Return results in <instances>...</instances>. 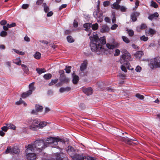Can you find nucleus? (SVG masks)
Wrapping results in <instances>:
<instances>
[{
  "instance_id": "obj_63",
  "label": "nucleus",
  "mask_w": 160,
  "mask_h": 160,
  "mask_svg": "<svg viewBox=\"0 0 160 160\" xmlns=\"http://www.w3.org/2000/svg\"><path fill=\"white\" fill-rule=\"evenodd\" d=\"M109 1H105L103 3V6L104 7H106L108 6L109 4Z\"/></svg>"
},
{
  "instance_id": "obj_53",
  "label": "nucleus",
  "mask_w": 160,
  "mask_h": 160,
  "mask_svg": "<svg viewBox=\"0 0 160 160\" xmlns=\"http://www.w3.org/2000/svg\"><path fill=\"white\" fill-rule=\"evenodd\" d=\"M119 9L122 12H124L126 11V8L123 6H120V8Z\"/></svg>"
},
{
  "instance_id": "obj_25",
  "label": "nucleus",
  "mask_w": 160,
  "mask_h": 160,
  "mask_svg": "<svg viewBox=\"0 0 160 160\" xmlns=\"http://www.w3.org/2000/svg\"><path fill=\"white\" fill-rule=\"evenodd\" d=\"M13 147H8L5 151V153L8 154L10 153V154H13Z\"/></svg>"
},
{
  "instance_id": "obj_55",
  "label": "nucleus",
  "mask_w": 160,
  "mask_h": 160,
  "mask_svg": "<svg viewBox=\"0 0 160 160\" xmlns=\"http://www.w3.org/2000/svg\"><path fill=\"white\" fill-rule=\"evenodd\" d=\"M2 130L4 132H7L8 129V126L6 125V126H4L2 127L1 128Z\"/></svg>"
},
{
  "instance_id": "obj_40",
  "label": "nucleus",
  "mask_w": 160,
  "mask_h": 160,
  "mask_svg": "<svg viewBox=\"0 0 160 160\" xmlns=\"http://www.w3.org/2000/svg\"><path fill=\"white\" fill-rule=\"evenodd\" d=\"M148 39V37H146L145 36L143 35L140 38V39L141 41H143L144 42L147 41Z\"/></svg>"
},
{
  "instance_id": "obj_58",
  "label": "nucleus",
  "mask_w": 160,
  "mask_h": 160,
  "mask_svg": "<svg viewBox=\"0 0 160 160\" xmlns=\"http://www.w3.org/2000/svg\"><path fill=\"white\" fill-rule=\"evenodd\" d=\"M7 23V21L6 20H3L1 21L0 22V24L2 25H4L6 24Z\"/></svg>"
},
{
  "instance_id": "obj_5",
  "label": "nucleus",
  "mask_w": 160,
  "mask_h": 160,
  "mask_svg": "<svg viewBox=\"0 0 160 160\" xmlns=\"http://www.w3.org/2000/svg\"><path fill=\"white\" fill-rule=\"evenodd\" d=\"M45 143V142L43 140H37L32 144H30L32 145L34 150L36 148L37 151L40 152L46 147Z\"/></svg>"
},
{
  "instance_id": "obj_35",
  "label": "nucleus",
  "mask_w": 160,
  "mask_h": 160,
  "mask_svg": "<svg viewBox=\"0 0 160 160\" xmlns=\"http://www.w3.org/2000/svg\"><path fill=\"white\" fill-rule=\"evenodd\" d=\"M13 153L18 154L20 152L19 149L17 147H13Z\"/></svg>"
},
{
  "instance_id": "obj_18",
  "label": "nucleus",
  "mask_w": 160,
  "mask_h": 160,
  "mask_svg": "<svg viewBox=\"0 0 160 160\" xmlns=\"http://www.w3.org/2000/svg\"><path fill=\"white\" fill-rule=\"evenodd\" d=\"M143 54V53L142 51H138L136 52L134 54V56L137 59H139Z\"/></svg>"
},
{
  "instance_id": "obj_10",
  "label": "nucleus",
  "mask_w": 160,
  "mask_h": 160,
  "mask_svg": "<svg viewBox=\"0 0 160 160\" xmlns=\"http://www.w3.org/2000/svg\"><path fill=\"white\" fill-rule=\"evenodd\" d=\"M156 32V31L155 29L149 28L148 29L146 30L145 34L147 36L150 35L152 37L155 34Z\"/></svg>"
},
{
  "instance_id": "obj_54",
  "label": "nucleus",
  "mask_w": 160,
  "mask_h": 160,
  "mask_svg": "<svg viewBox=\"0 0 160 160\" xmlns=\"http://www.w3.org/2000/svg\"><path fill=\"white\" fill-rule=\"evenodd\" d=\"M16 25V23H12L11 24H7V26L9 27V28H11L12 27L15 26Z\"/></svg>"
},
{
  "instance_id": "obj_1",
  "label": "nucleus",
  "mask_w": 160,
  "mask_h": 160,
  "mask_svg": "<svg viewBox=\"0 0 160 160\" xmlns=\"http://www.w3.org/2000/svg\"><path fill=\"white\" fill-rule=\"evenodd\" d=\"M91 41L90 47L91 50L96 52L98 54H101L104 51V48L101 44L98 43L97 40L95 38V40L92 37H90Z\"/></svg>"
},
{
  "instance_id": "obj_7",
  "label": "nucleus",
  "mask_w": 160,
  "mask_h": 160,
  "mask_svg": "<svg viewBox=\"0 0 160 160\" xmlns=\"http://www.w3.org/2000/svg\"><path fill=\"white\" fill-rule=\"evenodd\" d=\"M149 65L152 69L159 67L160 66V57H156L151 59Z\"/></svg>"
},
{
  "instance_id": "obj_21",
  "label": "nucleus",
  "mask_w": 160,
  "mask_h": 160,
  "mask_svg": "<svg viewBox=\"0 0 160 160\" xmlns=\"http://www.w3.org/2000/svg\"><path fill=\"white\" fill-rule=\"evenodd\" d=\"M139 15V13L137 12L133 13L131 15V18L132 21L134 22L136 21L137 19V16H138Z\"/></svg>"
},
{
  "instance_id": "obj_43",
  "label": "nucleus",
  "mask_w": 160,
  "mask_h": 160,
  "mask_svg": "<svg viewBox=\"0 0 160 160\" xmlns=\"http://www.w3.org/2000/svg\"><path fill=\"white\" fill-rule=\"evenodd\" d=\"M128 33L130 37H132L133 36L134 33V32L133 30L130 29H128L127 30Z\"/></svg>"
},
{
  "instance_id": "obj_14",
  "label": "nucleus",
  "mask_w": 160,
  "mask_h": 160,
  "mask_svg": "<svg viewBox=\"0 0 160 160\" xmlns=\"http://www.w3.org/2000/svg\"><path fill=\"white\" fill-rule=\"evenodd\" d=\"M59 80L61 82L68 83L69 81V79L66 78L65 75H61V76L60 77Z\"/></svg>"
},
{
  "instance_id": "obj_27",
  "label": "nucleus",
  "mask_w": 160,
  "mask_h": 160,
  "mask_svg": "<svg viewBox=\"0 0 160 160\" xmlns=\"http://www.w3.org/2000/svg\"><path fill=\"white\" fill-rule=\"evenodd\" d=\"M6 125L8 126V129H11L12 130H15L16 129V126L13 124L12 123H6Z\"/></svg>"
},
{
  "instance_id": "obj_39",
  "label": "nucleus",
  "mask_w": 160,
  "mask_h": 160,
  "mask_svg": "<svg viewBox=\"0 0 160 160\" xmlns=\"http://www.w3.org/2000/svg\"><path fill=\"white\" fill-rule=\"evenodd\" d=\"M21 66L24 72L27 73L28 72V68L24 64H22L21 65Z\"/></svg>"
},
{
  "instance_id": "obj_19",
  "label": "nucleus",
  "mask_w": 160,
  "mask_h": 160,
  "mask_svg": "<svg viewBox=\"0 0 160 160\" xmlns=\"http://www.w3.org/2000/svg\"><path fill=\"white\" fill-rule=\"evenodd\" d=\"M109 30V28L107 25H103L100 30V32L102 33L108 31Z\"/></svg>"
},
{
  "instance_id": "obj_59",
  "label": "nucleus",
  "mask_w": 160,
  "mask_h": 160,
  "mask_svg": "<svg viewBox=\"0 0 160 160\" xmlns=\"http://www.w3.org/2000/svg\"><path fill=\"white\" fill-rule=\"evenodd\" d=\"M141 70V68L139 66H137L135 69V70L137 72H140Z\"/></svg>"
},
{
  "instance_id": "obj_13",
  "label": "nucleus",
  "mask_w": 160,
  "mask_h": 160,
  "mask_svg": "<svg viewBox=\"0 0 160 160\" xmlns=\"http://www.w3.org/2000/svg\"><path fill=\"white\" fill-rule=\"evenodd\" d=\"M83 92L87 95H91L92 93V90L90 87L88 88H83L82 89Z\"/></svg>"
},
{
  "instance_id": "obj_44",
  "label": "nucleus",
  "mask_w": 160,
  "mask_h": 160,
  "mask_svg": "<svg viewBox=\"0 0 160 160\" xmlns=\"http://www.w3.org/2000/svg\"><path fill=\"white\" fill-rule=\"evenodd\" d=\"M71 66H66V68H65L64 70L66 71V72L67 73H70L71 72Z\"/></svg>"
},
{
  "instance_id": "obj_30",
  "label": "nucleus",
  "mask_w": 160,
  "mask_h": 160,
  "mask_svg": "<svg viewBox=\"0 0 160 160\" xmlns=\"http://www.w3.org/2000/svg\"><path fill=\"white\" fill-rule=\"evenodd\" d=\"M36 70L38 73L39 74H41L42 73L46 72V70L44 68H37L36 69Z\"/></svg>"
},
{
  "instance_id": "obj_51",
  "label": "nucleus",
  "mask_w": 160,
  "mask_h": 160,
  "mask_svg": "<svg viewBox=\"0 0 160 160\" xmlns=\"http://www.w3.org/2000/svg\"><path fill=\"white\" fill-rule=\"evenodd\" d=\"M120 51L118 49H116L115 51V52L114 54V56H118L120 53Z\"/></svg>"
},
{
  "instance_id": "obj_45",
  "label": "nucleus",
  "mask_w": 160,
  "mask_h": 160,
  "mask_svg": "<svg viewBox=\"0 0 160 160\" xmlns=\"http://www.w3.org/2000/svg\"><path fill=\"white\" fill-rule=\"evenodd\" d=\"M58 80V79H55L54 80H52L51 82L49 83V86H52V85L57 83Z\"/></svg>"
},
{
  "instance_id": "obj_29",
  "label": "nucleus",
  "mask_w": 160,
  "mask_h": 160,
  "mask_svg": "<svg viewBox=\"0 0 160 160\" xmlns=\"http://www.w3.org/2000/svg\"><path fill=\"white\" fill-rule=\"evenodd\" d=\"M30 92H29L28 91L27 92H24L22 94V97L23 98H25L29 96L31 94Z\"/></svg>"
},
{
  "instance_id": "obj_41",
  "label": "nucleus",
  "mask_w": 160,
  "mask_h": 160,
  "mask_svg": "<svg viewBox=\"0 0 160 160\" xmlns=\"http://www.w3.org/2000/svg\"><path fill=\"white\" fill-rule=\"evenodd\" d=\"M151 6L155 8H157L158 7V5L157 3L152 1L151 2Z\"/></svg>"
},
{
  "instance_id": "obj_36",
  "label": "nucleus",
  "mask_w": 160,
  "mask_h": 160,
  "mask_svg": "<svg viewBox=\"0 0 160 160\" xmlns=\"http://www.w3.org/2000/svg\"><path fill=\"white\" fill-rule=\"evenodd\" d=\"M91 24L90 23H87L84 24V27L86 28L85 30H88L91 27Z\"/></svg>"
},
{
  "instance_id": "obj_26",
  "label": "nucleus",
  "mask_w": 160,
  "mask_h": 160,
  "mask_svg": "<svg viewBox=\"0 0 160 160\" xmlns=\"http://www.w3.org/2000/svg\"><path fill=\"white\" fill-rule=\"evenodd\" d=\"M47 123L45 122H39L38 125V127L39 128H42L45 127L47 125Z\"/></svg>"
},
{
  "instance_id": "obj_23",
  "label": "nucleus",
  "mask_w": 160,
  "mask_h": 160,
  "mask_svg": "<svg viewBox=\"0 0 160 160\" xmlns=\"http://www.w3.org/2000/svg\"><path fill=\"white\" fill-rule=\"evenodd\" d=\"M87 66V63L86 61H84L82 63L80 67V70L81 71H84L86 68Z\"/></svg>"
},
{
  "instance_id": "obj_2",
  "label": "nucleus",
  "mask_w": 160,
  "mask_h": 160,
  "mask_svg": "<svg viewBox=\"0 0 160 160\" xmlns=\"http://www.w3.org/2000/svg\"><path fill=\"white\" fill-rule=\"evenodd\" d=\"M46 141L47 142H45V143L46 147L50 145L52 147L58 148L59 147L57 146L58 142H62V143H64L65 142V140L62 138L52 137L47 138Z\"/></svg>"
},
{
  "instance_id": "obj_15",
  "label": "nucleus",
  "mask_w": 160,
  "mask_h": 160,
  "mask_svg": "<svg viewBox=\"0 0 160 160\" xmlns=\"http://www.w3.org/2000/svg\"><path fill=\"white\" fill-rule=\"evenodd\" d=\"M43 108L42 106H40L39 105H36L35 106L36 111L34 110H33L32 111V113L33 114H35L36 113V112H41Z\"/></svg>"
},
{
  "instance_id": "obj_62",
  "label": "nucleus",
  "mask_w": 160,
  "mask_h": 160,
  "mask_svg": "<svg viewBox=\"0 0 160 160\" xmlns=\"http://www.w3.org/2000/svg\"><path fill=\"white\" fill-rule=\"evenodd\" d=\"M44 0H38L36 2V4L39 5L41 4L43 2Z\"/></svg>"
},
{
  "instance_id": "obj_11",
  "label": "nucleus",
  "mask_w": 160,
  "mask_h": 160,
  "mask_svg": "<svg viewBox=\"0 0 160 160\" xmlns=\"http://www.w3.org/2000/svg\"><path fill=\"white\" fill-rule=\"evenodd\" d=\"M119 46V43L116 42H113L112 44L107 43L106 44L107 47L109 49H112L117 48Z\"/></svg>"
},
{
  "instance_id": "obj_49",
  "label": "nucleus",
  "mask_w": 160,
  "mask_h": 160,
  "mask_svg": "<svg viewBox=\"0 0 160 160\" xmlns=\"http://www.w3.org/2000/svg\"><path fill=\"white\" fill-rule=\"evenodd\" d=\"M122 65L121 66V68L122 70L123 71L125 72H127V70L125 67V66H126L125 64Z\"/></svg>"
},
{
  "instance_id": "obj_52",
  "label": "nucleus",
  "mask_w": 160,
  "mask_h": 160,
  "mask_svg": "<svg viewBox=\"0 0 160 160\" xmlns=\"http://www.w3.org/2000/svg\"><path fill=\"white\" fill-rule=\"evenodd\" d=\"M136 97L140 99H143L144 98V96H143L138 94H136Z\"/></svg>"
},
{
  "instance_id": "obj_9",
  "label": "nucleus",
  "mask_w": 160,
  "mask_h": 160,
  "mask_svg": "<svg viewBox=\"0 0 160 160\" xmlns=\"http://www.w3.org/2000/svg\"><path fill=\"white\" fill-rule=\"evenodd\" d=\"M94 17L97 19L98 22H101L103 19V16L99 12H95L93 13Z\"/></svg>"
},
{
  "instance_id": "obj_12",
  "label": "nucleus",
  "mask_w": 160,
  "mask_h": 160,
  "mask_svg": "<svg viewBox=\"0 0 160 160\" xmlns=\"http://www.w3.org/2000/svg\"><path fill=\"white\" fill-rule=\"evenodd\" d=\"M122 139L123 141L129 145L132 144V141H136V139L134 138H129L127 137H123Z\"/></svg>"
},
{
  "instance_id": "obj_38",
  "label": "nucleus",
  "mask_w": 160,
  "mask_h": 160,
  "mask_svg": "<svg viewBox=\"0 0 160 160\" xmlns=\"http://www.w3.org/2000/svg\"><path fill=\"white\" fill-rule=\"evenodd\" d=\"M22 103H23L25 106H26L27 104L25 102L23 101L21 98H20L19 100L18 101H17L16 102V104L17 105H20Z\"/></svg>"
},
{
  "instance_id": "obj_4",
  "label": "nucleus",
  "mask_w": 160,
  "mask_h": 160,
  "mask_svg": "<svg viewBox=\"0 0 160 160\" xmlns=\"http://www.w3.org/2000/svg\"><path fill=\"white\" fill-rule=\"evenodd\" d=\"M131 58L130 54L127 51H126L124 54L121 56L120 62L121 64L124 65L125 64L127 68L130 69L129 63L128 62L131 60Z\"/></svg>"
},
{
  "instance_id": "obj_37",
  "label": "nucleus",
  "mask_w": 160,
  "mask_h": 160,
  "mask_svg": "<svg viewBox=\"0 0 160 160\" xmlns=\"http://www.w3.org/2000/svg\"><path fill=\"white\" fill-rule=\"evenodd\" d=\"M68 41L69 43H72L74 42V40L72 37L70 36H68L67 38Z\"/></svg>"
},
{
  "instance_id": "obj_28",
  "label": "nucleus",
  "mask_w": 160,
  "mask_h": 160,
  "mask_svg": "<svg viewBox=\"0 0 160 160\" xmlns=\"http://www.w3.org/2000/svg\"><path fill=\"white\" fill-rule=\"evenodd\" d=\"M70 88L69 87H67L65 88H61L59 89L60 92L62 93L65 91H68L70 90Z\"/></svg>"
},
{
  "instance_id": "obj_8",
  "label": "nucleus",
  "mask_w": 160,
  "mask_h": 160,
  "mask_svg": "<svg viewBox=\"0 0 160 160\" xmlns=\"http://www.w3.org/2000/svg\"><path fill=\"white\" fill-rule=\"evenodd\" d=\"M96 38V39L97 40L98 43L102 44H105L106 43V39L105 37L103 36L102 37H101L100 38H98L97 34L96 33H93V37L92 38L95 40V38Z\"/></svg>"
},
{
  "instance_id": "obj_47",
  "label": "nucleus",
  "mask_w": 160,
  "mask_h": 160,
  "mask_svg": "<svg viewBox=\"0 0 160 160\" xmlns=\"http://www.w3.org/2000/svg\"><path fill=\"white\" fill-rule=\"evenodd\" d=\"M40 121L39 119H35L32 121V124H33L34 125H38Z\"/></svg>"
},
{
  "instance_id": "obj_56",
  "label": "nucleus",
  "mask_w": 160,
  "mask_h": 160,
  "mask_svg": "<svg viewBox=\"0 0 160 160\" xmlns=\"http://www.w3.org/2000/svg\"><path fill=\"white\" fill-rule=\"evenodd\" d=\"M17 59L18 60H19V61L18 62H15V61H14L13 62L15 63H16V64H17L18 65H21V60H20V58H17Z\"/></svg>"
},
{
  "instance_id": "obj_17",
  "label": "nucleus",
  "mask_w": 160,
  "mask_h": 160,
  "mask_svg": "<svg viewBox=\"0 0 160 160\" xmlns=\"http://www.w3.org/2000/svg\"><path fill=\"white\" fill-rule=\"evenodd\" d=\"M147 28V26L146 24H142L141 26L137 27L136 30V31L139 32H141L142 30L145 29Z\"/></svg>"
},
{
  "instance_id": "obj_57",
  "label": "nucleus",
  "mask_w": 160,
  "mask_h": 160,
  "mask_svg": "<svg viewBox=\"0 0 160 160\" xmlns=\"http://www.w3.org/2000/svg\"><path fill=\"white\" fill-rule=\"evenodd\" d=\"M118 26V25L117 24H114L112 26L111 29L112 30H115L117 28Z\"/></svg>"
},
{
  "instance_id": "obj_60",
  "label": "nucleus",
  "mask_w": 160,
  "mask_h": 160,
  "mask_svg": "<svg viewBox=\"0 0 160 160\" xmlns=\"http://www.w3.org/2000/svg\"><path fill=\"white\" fill-rule=\"evenodd\" d=\"M29 6L28 4H23L22 6V8L24 9H26Z\"/></svg>"
},
{
  "instance_id": "obj_6",
  "label": "nucleus",
  "mask_w": 160,
  "mask_h": 160,
  "mask_svg": "<svg viewBox=\"0 0 160 160\" xmlns=\"http://www.w3.org/2000/svg\"><path fill=\"white\" fill-rule=\"evenodd\" d=\"M67 152L69 155L71 157L73 160H75V158L76 159L79 160L81 157V156L79 154H75V150L74 148L71 146H68L66 149Z\"/></svg>"
},
{
  "instance_id": "obj_61",
  "label": "nucleus",
  "mask_w": 160,
  "mask_h": 160,
  "mask_svg": "<svg viewBox=\"0 0 160 160\" xmlns=\"http://www.w3.org/2000/svg\"><path fill=\"white\" fill-rule=\"evenodd\" d=\"M67 5L66 4H62L59 8V10H61L62 9L65 8Z\"/></svg>"
},
{
  "instance_id": "obj_42",
  "label": "nucleus",
  "mask_w": 160,
  "mask_h": 160,
  "mask_svg": "<svg viewBox=\"0 0 160 160\" xmlns=\"http://www.w3.org/2000/svg\"><path fill=\"white\" fill-rule=\"evenodd\" d=\"M122 38L123 41L126 43H128L129 42L130 40H129L128 38L127 37L123 36L122 37Z\"/></svg>"
},
{
  "instance_id": "obj_22",
  "label": "nucleus",
  "mask_w": 160,
  "mask_h": 160,
  "mask_svg": "<svg viewBox=\"0 0 160 160\" xmlns=\"http://www.w3.org/2000/svg\"><path fill=\"white\" fill-rule=\"evenodd\" d=\"M29 90L28 91L30 92L32 94V92L34 91L35 89V88L34 87V82L30 83L29 85Z\"/></svg>"
},
{
  "instance_id": "obj_3",
  "label": "nucleus",
  "mask_w": 160,
  "mask_h": 160,
  "mask_svg": "<svg viewBox=\"0 0 160 160\" xmlns=\"http://www.w3.org/2000/svg\"><path fill=\"white\" fill-rule=\"evenodd\" d=\"M32 145L29 144L27 147L26 146V149L25 150L26 158L28 160H35L36 158V155L35 153L33 152L34 148Z\"/></svg>"
},
{
  "instance_id": "obj_33",
  "label": "nucleus",
  "mask_w": 160,
  "mask_h": 160,
  "mask_svg": "<svg viewBox=\"0 0 160 160\" xmlns=\"http://www.w3.org/2000/svg\"><path fill=\"white\" fill-rule=\"evenodd\" d=\"M41 55V53L39 52H37L34 55V57L36 59H39L40 58Z\"/></svg>"
},
{
  "instance_id": "obj_34",
  "label": "nucleus",
  "mask_w": 160,
  "mask_h": 160,
  "mask_svg": "<svg viewBox=\"0 0 160 160\" xmlns=\"http://www.w3.org/2000/svg\"><path fill=\"white\" fill-rule=\"evenodd\" d=\"M52 77V75L50 73H47L43 76V78L46 80H48L50 79Z\"/></svg>"
},
{
  "instance_id": "obj_24",
  "label": "nucleus",
  "mask_w": 160,
  "mask_h": 160,
  "mask_svg": "<svg viewBox=\"0 0 160 160\" xmlns=\"http://www.w3.org/2000/svg\"><path fill=\"white\" fill-rule=\"evenodd\" d=\"M119 3H117L116 2L114 3L111 6V8L112 9H115L116 10H118L120 8V5L119 4Z\"/></svg>"
},
{
  "instance_id": "obj_20",
  "label": "nucleus",
  "mask_w": 160,
  "mask_h": 160,
  "mask_svg": "<svg viewBox=\"0 0 160 160\" xmlns=\"http://www.w3.org/2000/svg\"><path fill=\"white\" fill-rule=\"evenodd\" d=\"M72 75L73 77V83L74 84H77L79 80V77L78 76L75 75V73L74 72Z\"/></svg>"
},
{
  "instance_id": "obj_31",
  "label": "nucleus",
  "mask_w": 160,
  "mask_h": 160,
  "mask_svg": "<svg viewBox=\"0 0 160 160\" xmlns=\"http://www.w3.org/2000/svg\"><path fill=\"white\" fill-rule=\"evenodd\" d=\"M38 128V125L32 124L30 126V129L33 131H37Z\"/></svg>"
},
{
  "instance_id": "obj_32",
  "label": "nucleus",
  "mask_w": 160,
  "mask_h": 160,
  "mask_svg": "<svg viewBox=\"0 0 160 160\" xmlns=\"http://www.w3.org/2000/svg\"><path fill=\"white\" fill-rule=\"evenodd\" d=\"M42 6L44 8V11L46 12H47L49 11V8L47 5L46 3H43L42 4Z\"/></svg>"
},
{
  "instance_id": "obj_46",
  "label": "nucleus",
  "mask_w": 160,
  "mask_h": 160,
  "mask_svg": "<svg viewBox=\"0 0 160 160\" xmlns=\"http://www.w3.org/2000/svg\"><path fill=\"white\" fill-rule=\"evenodd\" d=\"M98 25L97 23L93 24L92 26V29L93 30H96L98 28Z\"/></svg>"
},
{
  "instance_id": "obj_48",
  "label": "nucleus",
  "mask_w": 160,
  "mask_h": 160,
  "mask_svg": "<svg viewBox=\"0 0 160 160\" xmlns=\"http://www.w3.org/2000/svg\"><path fill=\"white\" fill-rule=\"evenodd\" d=\"M13 50L17 53H18L19 54H20V55H24L25 54L24 52H21V51H19L17 50L16 49H13Z\"/></svg>"
},
{
  "instance_id": "obj_64",
  "label": "nucleus",
  "mask_w": 160,
  "mask_h": 160,
  "mask_svg": "<svg viewBox=\"0 0 160 160\" xmlns=\"http://www.w3.org/2000/svg\"><path fill=\"white\" fill-rule=\"evenodd\" d=\"M78 22L76 21L75 20H74L73 22V26L75 27H77L78 26Z\"/></svg>"
},
{
  "instance_id": "obj_16",
  "label": "nucleus",
  "mask_w": 160,
  "mask_h": 160,
  "mask_svg": "<svg viewBox=\"0 0 160 160\" xmlns=\"http://www.w3.org/2000/svg\"><path fill=\"white\" fill-rule=\"evenodd\" d=\"M159 16L158 13L156 12L152 14H151L149 15L148 17V19L151 20H152L153 19H156Z\"/></svg>"
},
{
  "instance_id": "obj_50",
  "label": "nucleus",
  "mask_w": 160,
  "mask_h": 160,
  "mask_svg": "<svg viewBox=\"0 0 160 160\" xmlns=\"http://www.w3.org/2000/svg\"><path fill=\"white\" fill-rule=\"evenodd\" d=\"M7 35V33L5 31H2L0 33V36L2 37H5Z\"/></svg>"
}]
</instances>
